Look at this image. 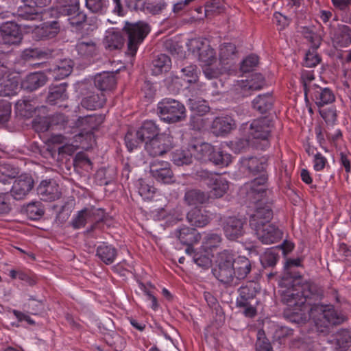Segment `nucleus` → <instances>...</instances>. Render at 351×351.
Here are the masks:
<instances>
[{"instance_id": "nucleus-30", "label": "nucleus", "mask_w": 351, "mask_h": 351, "mask_svg": "<svg viewBox=\"0 0 351 351\" xmlns=\"http://www.w3.org/2000/svg\"><path fill=\"white\" fill-rule=\"evenodd\" d=\"M214 147L208 143L191 147L192 156L197 160L206 162L210 161V156L213 154Z\"/></svg>"}, {"instance_id": "nucleus-44", "label": "nucleus", "mask_w": 351, "mask_h": 351, "mask_svg": "<svg viewBox=\"0 0 351 351\" xmlns=\"http://www.w3.org/2000/svg\"><path fill=\"white\" fill-rule=\"evenodd\" d=\"M210 161L216 165L226 167L232 162L231 155L220 149H213V154L210 156Z\"/></svg>"}, {"instance_id": "nucleus-58", "label": "nucleus", "mask_w": 351, "mask_h": 351, "mask_svg": "<svg viewBox=\"0 0 351 351\" xmlns=\"http://www.w3.org/2000/svg\"><path fill=\"white\" fill-rule=\"evenodd\" d=\"M278 259V255L276 252V250L269 249L265 252L261 257V261L267 266L274 265Z\"/></svg>"}, {"instance_id": "nucleus-9", "label": "nucleus", "mask_w": 351, "mask_h": 351, "mask_svg": "<svg viewBox=\"0 0 351 351\" xmlns=\"http://www.w3.org/2000/svg\"><path fill=\"white\" fill-rule=\"evenodd\" d=\"M334 18L329 25L330 35L336 48L348 47L351 43V29L346 25L339 24Z\"/></svg>"}, {"instance_id": "nucleus-7", "label": "nucleus", "mask_w": 351, "mask_h": 351, "mask_svg": "<svg viewBox=\"0 0 351 351\" xmlns=\"http://www.w3.org/2000/svg\"><path fill=\"white\" fill-rule=\"evenodd\" d=\"M160 118L167 123H176L185 117L184 105L172 99H164L158 104Z\"/></svg>"}, {"instance_id": "nucleus-51", "label": "nucleus", "mask_w": 351, "mask_h": 351, "mask_svg": "<svg viewBox=\"0 0 351 351\" xmlns=\"http://www.w3.org/2000/svg\"><path fill=\"white\" fill-rule=\"evenodd\" d=\"M136 186L138 189L139 195L143 199H149L152 197V195L155 192V189L152 186L147 184L143 179H139L137 180Z\"/></svg>"}, {"instance_id": "nucleus-20", "label": "nucleus", "mask_w": 351, "mask_h": 351, "mask_svg": "<svg viewBox=\"0 0 351 351\" xmlns=\"http://www.w3.org/2000/svg\"><path fill=\"white\" fill-rule=\"evenodd\" d=\"M80 6V0H58L56 8H52L45 11V15H57L58 13L67 16Z\"/></svg>"}, {"instance_id": "nucleus-38", "label": "nucleus", "mask_w": 351, "mask_h": 351, "mask_svg": "<svg viewBox=\"0 0 351 351\" xmlns=\"http://www.w3.org/2000/svg\"><path fill=\"white\" fill-rule=\"evenodd\" d=\"M273 99L271 95L268 94L259 95L252 101L253 108L260 112L264 113L271 108Z\"/></svg>"}, {"instance_id": "nucleus-17", "label": "nucleus", "mask_w": 351, "mask_h": 351, "mask_svg": "<svg viewBox=\"0 0 351 351\" xmlns=\"http://www.w3.org/2000/svg\"><path fill=\"white\" fill-rule=\"evenodd\" d=\"M1 35L4 43L8 45H17L22 40V34L20 27L13 22H6L1 26Z\"/></svg>"}, {"instance_id": "nucleus-45", "label": "nucleus", "mask_w": 351, "mask_h": 351, "mask_svg": "<svg viewBox=\"0 0 351 351\" xmlns=\"http://www.w3.org/2000/svg\"><path fill=\"white\" fill-rule=\"evenodd\" d=\"M265 77L261 73H253L248 79L245 80V84L242 85V88H263V86H270Z\"/></svg>"}, {"instance_id": "nucleus-22", "label": "nucleus", "mask_w": 351, "mask_h": 351, "mask_svg": "<svg viewBox=\"0 0 351 351\" xmlns=\"http://www.w3.org/2000/svg\"><path fill=\"white\" fill-rule=\"evenodd\" d=\"M173 234L182 243L186 245H192L201 239L200 234L196 230L185 226L176 230Z\"/></svg>"}, {"instance_id": "nucleus-62", "label": "nucleus", "mask_w": 351, "mask_h": 351, "mask_svg": "<svg viewBox=\"0 0 351 351\" xmlns=\"http://www.w3.org/2000/svg\"><path fill=\"white\" fill-rule=\"evenodd\" d=\"M65 97V89H58L49 93L47 97V101L51 105L58 104V101L63 100Z\"/></svg>"}, {"instance_id": "nucleus-48", "label": "nucleus", "mask_w": 351, "mask_h": 351, "mask_svg": "<svg viewBox=\"0 0 351 351\" xmlns=\"http://www.w3.org/2000/svg\"><path fill=\"white\" fill-rule=\"evenodd\" d=\"M19 171L17 169L11 167L10 165L0 166V183L5 184L10 180L15 178Z\"/></svg>"}, {"instance_id": "nucleus-13", "label": "nucleus", "mask_w": 351, "mask_h": 351, "mask_svg": "<svg viewBox=\"0 0 351 351\" xmlns=\"http://www.w3.org/2000/svg\"><path fill=\"white\" fill-rule=\"evenodd\" d=\"M34 180L31 176L23 173L19 176L14 181L11 193L15 199H23L32 189Z\"/></svg>"}, {"instance_id": "nucleus-16", "label": "nucleus", "mask_w": 351, "mask_h": 351, "mask_svg": "<svg viewBox=\"0 0 351 351\" xmlns=\"http://www.w3.org/2000/svg\"><path fill=\"white\" fill-rule=\"evenodd\" d=\"M150 173L159 182L169 184L173 182V173L167 162L154 160L150 165Z\"/></svg>"}, {"instance_id": "nucleus-56", "label": "nucleus", "mask_w": 351, "mask_h": 351, "mask_svg": "<svg viewBox=\"0 0 351 351\" xmlns=\"http://www.w3.org/2000/svg\"><path fill=\"white\" fill-rule=\"evenodd\" d=\"M304 60L305 66L307 67H313L319 63L321 58L316 51V48H313L306 52Z\"/></svg>"}, {"instance_id": "nucleus-14", "label": "nucleus", "mask_w": 351, "mask_h": 351, "mask_svg": "<svg viewBox=\"0 0 351 351\" xmlns=\"http://www.w3.org/2000/svg\"><path fill=\"white\" fill-rule=\"evenodd\" d=\"M16 110L21 116L30 118L36 115H40V112L43 114H47V108L44 106H39L36 100L24 99L19 101L16 104Z\"/></svg>"}, {"instance_id": "nucleus-35", "label": "nucleus", "mask_w": 351, "mask_h": 351, "mask_svg": "<svg viewBox=\"0 0 351 351\" xmlns=\"http://www.w3.org/2000/svg\"><path fill=\"white\" fill-rule=\"evenodd\" d=\"M94 83L96 88H111L116 85L117 80L112 73L104 72L95 75Z\"/></svg>"}, {"instance_id": "nucleus-52", "label": "nucleus", "mask_w": 351, "mask_h": 351, "mask_svg": "<svg viewBox=\"0 0 351 351\" xmlns=\"http://www.w3.org/2000/svg\"><path fill=\"white\" fill-rule=\"evenodd\" d=\"M224 10L223 0H211L205 5V13L206 16L215 14H220Z\"/></svg>"}, {"instance_id": "nucleus-2", "label": "nucleus", "mask_w": 351, "mask_h": 351, "mask_svg": "<svg viewBox=\"0 0 351 351\" xmlns=\"http://www.w3.org/2000/svg\"><path fill=\"white\" fill-rule=\"evenodd\" d=\"M266 182L265 176H261L247 184L245 189L250 190L247 197L255 204V211L250 216V225L258 239L263 243L269 245L279 241L282 232L275 226L268 223L272 217V211L271 206L263 202L266 193Z\"/></svg>"}, {"instance_id": "nucleus-32", "label": "nucleus", "mask_w": 351, "mask_h": 351, "mask_svg": "<svg viewBox=\"0 0 351 351\" xmlns=\"http://www.w3.org/2000/svg\"><path fill=\"white\" fill-rule=\"evenodd\" d=\"M171 68V60L165 54L158 55L152 61V73L154 75H159L163 72H167Z\"/></svg>"}, {"instance_id": "nucleus-33", "label": "nucleus", "mask_w": 351, "mask_h": 351, "mask_svg": "<svg viewBox=\"0 0 351 351\" xmlns=\"http://www.w3.org/2000/svg\"><path fill=\"white\" fill-rule=\"evenodd\" d=\"M241 169L243 171L248 170L253 173L261 172L265 168V162L256 157L243 158L241 161Z\"/></svg>"}, {"instance_id": "nucleus-37", "label": "nucleus", "mask_w": 351, "mask_h": 351, "mask_svg": "<svg viewBox=\"0 0 351 351\" xmlns=\"http://www.w3.org/2000/svg\"><path fill=\"white\" fill-rule=\"evenodd\" d=\"M52 51L42 50L38 48H29L23 51L22 57L25 60L32 59H48L52 56Z\"/></svg>"}, {"instance_id": "nucleus-53", "label": "nucleus", "mask_w": 351, "mask_h": 351, "mask_svg": "<svg viewBox=\"0 0 351 351\" xmlns=\"http://www.w3.org/2000/svg\"><path fill=\"white\" fill-rule=\"evenodd\" d=\"M46 114L40 112V115L37 114L34 117L33 127L37 132H45L49 128L50 123Z\"/></svg>"}, {"instance_id": "nucleus-36", "label": "nucleus", "mask_w": 351, "mask_h": 351, "mask_svg": "<svg viewBox=\"0 0 351 351\" xmlns=\"http://www.w3.org/2000/svg\"><path fill=\"white\" fill-rule=\"evenodd\" d=\"M172 160L176 165H188L193 162L192 150L190 149H176L173 152Z\"/></svg>"}, {"instance_id": "nucleus-57", "label": "nucleus", "mask_w": 351, "mask_h": 351, "mask_svg": "<svg viewBox=\"0 0 351 351\" xmlns=\"http://www.w3.org/2000/svg\"><path fill=\"white\" fill-rule=\"evenodd\" d=\"M166 5L164 1L148 3L145 4V8H143V10L152 14H158L166 8Z\"/></svg>"}, {"instance_id": "nucleus-5", "label": "nucleus", "mask_w": 351, "mask_h": 351, "mask_svg": "<svg viewBox=\"0 0 351 351\" xmlns=\"http://www.w3.org/2000/svg\"><path fill=\"white\" fill-rule=\"evenodd\" d=\"M123 32L127 37V56L134 57L136 56L139 45L150 32V26L144 21L136 23L125 22Z\"/></svg>"}, {"instance_id": "nucleus-42", "label": "nucleus", "mask_w": 351, "mask_h": 351, "mask_svg": "<svg viewBox=\"0 0 351 351\" xmlns=\"http://www.w3.org/2000/svg\"><path fill=\"white\" fill-rule=\"evenodd\" d=\"M69 24L72 27H81L87 21V14L81 10L80 6L67 16Z\"/></svg>"}, {"instance_id": "nucleus-43", "label": "nucleus", "mask_w": 351, "mask_h": 351, "mask_svg": "<svg viewBox=\"0 0 351 351\" xmlns=\"http://www.w3.org/2000/svg\"><path fill=\"white\" fill-rule=\"evenodd\" d=\"M185 201L189 205H196L205 203L208 196L199 190H190L185 194Z\"/></svg>"}, {"instance_id": "nucleus-4", "label": "nucleus", "mask_w": 351, "mask_h": 351, "mask_svg": "<svg viewBox=\"0 0 351 351\" xmlns=\"http://www.w3.org/2000/svg\"><path fill=\"white\" fill-rule=\"evenodd\" d=\"M215 263L217 267L213 269V274L223 283L232 282L234 276L243 279L251 270V263L246 257L234 258V254L226 250L217 254Z\"/></svg>"}, {"instance_id": "nucleus-1", "label": "nucleus", "mask_w": 351, "mask_h": 351, "mask_svg": "<svg viewBox=\"0 0 351 351\" xmlns=\"http://www.w3.org/2000/svg\"><path fill=\"white\" fill-rule=\"evenodd\" d=\"M293 278L294 285L291 288L283 291V300L289 306V319L298 324L305 322L308 319H313L315 324L319 328H328L330 325H336L343 321V317L339 315L331 306L315 304L310 306L306 304V296L300 293V287H296L298 280L296 276Z\"/></svg>"}, {"instance_id": "nucleus-23", "label": "nucleus", "mask_w": 351, "mask_h": 351, "mask_svg": "<svg viewBox=\"0 0 351 351\" xmlns=\"http://www.w3.org/2000/svg\"><path fill=\"white\" fill-rule=\"evenodd\" d=\"M186 217L192 226L199 228L205 226L210 221L208 212L197 207L191 210L187 213Z\"/></svg>"}, {"instance_id": "nucleus-39", "label": "nucleus", "mask_w": 351, "mask_h": 351, "mask_svg": "<svg viewBox=\"0 0 351 351\" xmlns=\"http://www.w3.org/2000/svg\"><path fill=\"white\" fill-rule=\"evenodd\" d=\"M335 95L330 89H316L314 100L318 106H323L335 101Z\"/></svg>"}, {"instance_id": "nucleus-40", "label": "nucleus", "mask_w": 351, "mask_h": 351, "mask_svg": "<svg viewBox=\"0 0 351 351\" xmlns=\"http://www.w3.org/2000/svg\"><path fill=\"white\" fill-rule=\"evenodd\" d=\"M73 70V62L71 60H64L53 69V76L56 80H60L69 76Z\"/></svg>"}, {"instance_id": "nucleus-26", "label": "nucleus", "mask_w": 351, "mask_h": 351, "mask_svg": "<svg viewBox=\"0 0 351 351\" xmlns=\"http://www.w3.org/2000/svg\"><path fill=\"white\" fill-rule=\"evenodd\" d=\"M96 254L101 261L109 265L114 261L117 250L111 245L103 243L98 245Z\"/></svg>"}, {"instance_id": "nucleus-60", "label": "nucleus", "mask_w": 351, "mask_h": 351, "mask_svg": "<svg viewBox=\"0 0 351 351\" xmlns=\"http://www.w3.org/2000/svg\"><path fill=\"white\" fill-rule=\"evenodd\" d=\"M336 340L339 347L342 349H345L347 347V343L351 341V336L349 330H340L337 335Z\"/></svg>"}, {"instance_id": "nucleus-18", "label": "nucleus", "mask_w": 351, "mask_h": 351, "mask_svg": "<svg viewBox=\"0 0 351 351\" xmlns=\"http://www.w3.org/2000/svg\"><path fill=\"white\" fill-rule=\"evenodd\" d=\"M37 191L41 199L44 201H54L60 197L59 186L53 180H43Z\"/></svg>"}, {"instance_id": "nucleus-15", "label": "nucleus", "mask_w": 351, "mask_h": 351, "mask_svg": "<svg viewBox=\"0 0 351 351\" xmlns=\"http://www.w3.org/2000/svg\"><path fill=\"white\" fill-rule=\"evenodd\" d=\"M245 221L234 217H228L223 225V230L226 238L234 241L243 235Z\"/></svg>"}, {"instance_id": "nucleus-55", "label": "nucleus", "mask_w": 351, "mask_h": 351, "mask_svg": "<svg viewBox=\"0 0 351 351\" xmlns=\"http://www.w3.org/2000/svg\"><path fill=\"white\" fill-rule=\"evenodd\" d=\"M23 82L19 74H8L3 80L1 86L3 88H16L19 85L21 86Z\"/></svg>"}, {"instance_id": "nucleus-12", "label": "nucleus", "mask_w": 351, "mask_h": 351, "mask_svg": "<svg viewBox=\"0 0 351 351\" xmlns=\"http://www.w3.org/2000/svg\"><path fill=\"white\" fill-rule=\"evenodd\" d=\"M49 0H24L17 10L19 18L25 20H36L39 18L38 8L46 5Z\"/></svg>"}, {"instance_id": "nucleus-27", "label": "nucleus", "mask_w": 351, "mask_h": 351, "mask_svg": "<svg viewBox=\"0 0 351 351\" xmlns=\"http://www.w3.org/2000/svg\"><path fill=\"white\" fill-rule=\"evenodd\" d=\"M257 290L256 284L254 282L241 287L239 289V297L237 299V305L238 306H245L248 300L255 297Z\"/></svg>"}, {"instance_id": "nucleus-19", "label": "nucleus", "mask_w": 351, "mask_h": 351, "mask_svg": "<svg viewBox=\"0 0 351 351\" xmlns=\"http://www.w3.org/2000/svg\"><path fill=\"white\" fill-rule=\"evenodd\" d=\"M101 123L102 117L101 116L88 115L80 117L75 123V126L86 132L85 138L90 140L93 138L92 131L97 129Z\"/></svg>"}, {"instance_id": "nucleus-11", "label": "nucleus", "mask_w": 351, "mask_h": 351, "mask_svg": "<svg viewBox=\"0 0 351 351\" xmlns=\"http://www.w3.org/2000/svg\"><path fill=\"white\" fill-rule=\"evenodd\" d=\"M197 82V75L196 66L190 65L182 69L179 76L169 77L167 79V85L172 86L175 88L178 85L181 86H189L196 84Z\"/></svg>"}, {"instance_id": "nucleus-28", "label": "nucleus", "mask_w": 351, "mask_h": 351, "mask_svg": "<svg viewBox=\"0 0 351 351\" xmlns=\"http://www.w3.org/2000/svg\"><path fill=\"white\" fill-rule=\"evenodd\" d=\"M50 141L53 144L62 145L59 147V153H65L68 155L73 154L80 146L77 143V140H75V144L73 143L70 144L66 141V138L61 134L52 135L50 138Z\"/></svg>"}, {"instance_id": "nucleus-25", "label": "nucleus", "mask_w": 351, "mask_h": 351, "mask_svg": "<svg viewBox=\"0 0 351 351\" xmlns=\"http://www.w3.org/2000/svg\"><path fill=\"white\" fill-rule=\"evenodd\" d=\"M77 53L84 57H93L98 53L97 43L91 39L79 40L76 45Z\"/></svg>"}, {"instance_id": "nucleus-50", "label": "nucleus", "mask_w": 351, "mask_h": 351, "mask_svg": "<svg viewBox=\"0 0 351 351\" xmlns=\"http://www.w3.org/2000/svg\"><path fill=\"white\" fill-rule=\"evenodd\" d=\"M104 102L105 98L104 96L99 97V95H93L83 99L82 105L87 109L95 110L97 108H101Z\"/></svg>"}, {"instance_id": "nucleus-46", "label": "nucleus", "mask_w": 351, "mask_h": 351, "mask_svg": "<svg viewBox=\"0 0 351 351\" xmlns=\"http://www.w3.org/2000/svg\"><path fill=\"white\" fill-rule=\"evenodd\" d=\"M85 6L92 13L104 14L108 8V1L85 0Z\"/></svg>"}, {"instance_id": "nucleus-10", "label": "nucleus", "mask_w": 351, "mask_h": 351, "mask_svg": "<svg viewBox=\"0 0 351 351\" xmlns=\"http://www.w3.org/2000/svg\"><path fill=\"white\" fill-rule=\"evenodd\" d=\"M173 139L169 134H161L158 136L147 141L145 150L152 156H161L168 152L172 147Z\"/></svg>"}, {"instance_id": "nucleus-63", "label": "nucleus", "mask_w": 351, "mask_h": 351, "mask_svg": "<svg viewBox=\"0 0 351 351\" xmlns=\"http://www.w3.org/2000/svg\"><path fill=\"white\" fill-rule=\"evenodd\" d=\"M319 113L322 117L328 123H332L336 120V110L333 108L321 110Z\"/></svg>"}, {"instance_id": "nucleus-34", "label": "nucleus", "mask_w": 351, "mask_h": 351, "mask_svg": "<svg viewBox=\"0 0 351 351\" xmlns=\"http://www.w3.org/2000/svg\"><path fill=\"white\" fill-rule=\"evenodd\" d=\"M106 49L114 50L121 49L123 45V38L120 33L110 31L108 32L104 38Z\"/></svg>"}, {"instance_id": "nucleus-21", "label": "nucleus", "mask_w": 351, "mask_h": 351, "mask_svg": "<svg viewBox=\"0 0 351 351\" xmlns=\"http://www.w3.org/2000/svg\"><path fill=\"white\" fill-rule=\"evenodd\" d=\"M159 128L153 121H145L141 127L137 130L136 135L141 142L146 143L152 138L158 136Z\"/></svg>"}, {"instance_id": "nucleus-31", "label": "nucleus", "mask_w": 351, "mask_h": 351, "mask_svg": "<svg viewBox=\"0 0 351 351\" xmlns=\"http://www.w3.org/2000/svg\"><path fill=\"white\" fill-rule=\"evenodd\" d=\"M47 77L43 72H36L28 75L21 84V88H39L45 84Z\"/></svg>"}, {"instance_id": "nucleus-47", "label": "nucleus", "mask_w": 351, "mask_h": 351, "mask_svg": "<svg viewBox=\"0 0 351 351\" xmlns=\"http://www.w3.org/2000/svg\"><path fill=\"white\" fill-rule=\"evenodd\" d=\"M221 237L216 233L207 234L203 241V247L205 251L210 250L219 247L221 243Z\"/></svg>"}, {"instance_id": "nucleus-29", "label": "nucleus", "mask_w": 351, "mask_h": 351, "mask_svg": "<svg viewBox=\"0 0 351 351\" xmlns=\"http://www.w3.org/2000/svg\"><path fill=\"white\" fill-rule=\"evenodd\" d=\"M99 210L90 207L80 211L77 215L73 219V226L75 228L83 227L88 220H96L95 215Z\"/></svg>"}, {"instance_id": "nucleus-6", "label": "nucleus", "mask_w": 351, "mask_h": 351, "mask_svg": "<svg viewBox=\"0 0 351 351\" xmlns=\"http://www.w3.org/2000/svg\"><path fill=\"white\" fill-rule=\"evenodd\" d=\"M195 176L205 181L211 197H221L228 189V180L221 175L201 169L196 171Z\"/></svg>"}, {"instance_id": "nucleus-3", "label": "nucleus", "mask_w": 351, "mask_h": 351, "mask_svg": "<svg viewBox=\"0 0 351 351\" xmlns=\"http://www.w3.org/2000/svg\"><path fill=\"white\" fill-rule=\"evenodd\" d=\"M271 129L272 123L267 117L255 119L250 125L246 123L242 127L245 138L232 142L231 149L235 152H240L250 146L265 149L269 145Z\"/></svg>"}, {"instance_id": "nucleus-64", "label": "nucleus", "mask_w": 351, "mask_h": 351, "mask_svg": "<svg viewBox=\"0 0 351 351\" xmlns=\"http://www.w3.org/2000/svg\"><path fill=\"white\" fill-rule=\"evenodd\" d=\"M125 145L128 149L132 152L134 149L138 147L140 143H142L136 136V138H133L132 132H128L125 137Z\"/></svg>"}, {"instance_id": "nucleus-59", "label": "nucleus", "mask_w": 351, "mask_h": 351, "mask_svg": "<svg viewBox=\"0 0 351 351\" xmlns=\"http://www.w3.org/2000/svg\"><path fill=\"white\" fill-rule=\"evenodd\" d=\"M11 114V105L6 100L0 101V123L7 122Z\"/></svg>"}, {"instance_id": "nucleus-49", "label": "nucleus", "mask_w": 351, "mask_h": 351, "mask_svg": "<svg viewBox=\"0 0 351 351\" xmlns=\"http://www.w3.org/2000/svg\"><path fill=\"white\" fill-rule=\"evenodd\" d=\"M189 105L191 110L196 114L202 116L209 111V106L205 100L189 99Z\"/></svg>"}, {"instance_id": "nucleus-54", "label": "nucleus", "mask_w": 351, "mask_h": 351, "mask_svg": "<svg viewBox=\"0 0 351 351\" xmlns=\"http://www.w3.org/2000/svg\"><path fill=\"white\" fill-rule=\"evenodd\" d=\"M258 62L259 58L258 56L254 54L250 55L241 62L240 70L243 73L250 72L258 64Z\"/></svg>"}, {"instance_id": "nucleus-24", "label": "nucleus", "mask_w": 351, "mask_h": 351, "mask_svg": "<svg viewBox=\"0 0 351 351\" xmlns=\"http://www.w3.org/2000/svg\"><path fill=\"white\" fill-rule=\"evenodd\" d=\"M235 126L234 121L230 117L216 118L213 123V132L217 136L229 133Z\"/></svg>"}, {"instance_id": "nucleus-61", "label": "nucleus", "mask_w": 351, "mask_h": 351, "mask_svg": "<svg viewBox=\"0 0 351 351\" xmlns=\"http://www.w3.org/2000/svg\"><path fill=\"white\" fill-rule=\"evenodd\" d=\"M313 169L316 171L323 170L328 163L327 159L320 153H316L313 160Z\"/></svg>"}, {"instance_id": "nucleus-8", "label": "nucleus", "mask_w": 351, "mask_h": 351, "mask_svg": "<svg viewBox=\"0 0 351 351\" xmlns=\"http://www.w3.org/2000/svg\"><path fill=\"white\" fill-rule=\"evenodd\" d=\"M192 51L205 66H210L216 61L215 52L206 39L195 38L191 41Z\"/></svg>"}, {"instance_id": "nucleus-41", "label": "nucleus", "mask_w": 351, "mask_h": 351, "mask_svg": "<svg viewBox=\"0 0 351 351\" xmlns=\"http://www.w3.org/2000/svg\"><path fill=\"white\" fill-rule=\"evenodd\" d=\"M237 52L236 46L232 43H224L219 49V61L222 64H228Z\"/></svg>"}]
</instances>
